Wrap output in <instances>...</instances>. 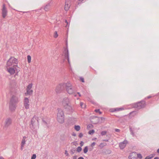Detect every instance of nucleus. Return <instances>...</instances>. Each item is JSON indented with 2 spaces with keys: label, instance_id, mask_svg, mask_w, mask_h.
<instances>
[{
  "label": "nucleus",
  "instance_id": "61",
  "mask_svg": "<svg viewBox=\"0 0 159 159\" xmlns=\"http://www.w3.org/2000/svg\"><path fill=\"white\" fill-rule=\"evenodd\" d=\"M101 119L102 120L103 119H104V118H103L102 117H101Z\"/></svg>",
  "mask_w": 159,
  "mask_h": 159
},
{
  "label": "nucleus",
  "instance_id": "28",
  "mask_svg": "<svg viewBox=\"0 0 159 159\" xmlns=\"http://www.w3.org/2000/svg\"><path fill=\"white\" fill-rule=\"evenodd\" d=\"M75 129L77 131H79L80 129V127L79 125H75Z\"/></svg>",
  "mask_w": 159,
  "mask_h": 159
},
{
  "label": "nucleus",
  "instance_id": "36",
  "mask_svg": "<svg viewBox=\"0 0 159 159\" xmlns=\"http://www.w3.org/2000/svg\"><path fill=\"white\" fill-rule=\"evenodd\" d=\"M137 158H139L141 159L142 158V155L140 154H137Z\"/></svg>",
  "mask_w": 159,
  "mask_h": 159
},
{
  "label": "nucleus",
  "instance_id": "56",
  "mask_svg": "<svg viewBox=\"0 0 159 159\" xmlns=\"http://www.w3.org/2000/svg\"><path fill=\"white\" fill-rule=\"evenodd\" d=\"M0 159H4V158L2 157H0Z\"/></svg>",
  "mask_w": 159,
  "mask_h": 159
},
{
  "label": "nucleus",
  "instance_id": "57",
  "mask_svg": "<svg viewBox=\"0 0 159 159\" xmlns=\"http://www.w3.org/2000/svg\"><path fill=\"white\" fill-rule=\"evenodd\" d=\"M97 139V138H94V139H92L93 140H95Z\"/></svg>",
  "mask_w": 159,
  "mask_h": 159
},
{
  "label": "nucleus",
  "instance_id": "25",
  "mask_svg": "<svg viewBox=\"0 0 159 159\" xmlns=\"http://www.w3.org/2000/svg\"><path fill=\"white\" fill-rule=\"evenodd\" d=\"M155 155L154 154H151L146 157L145 159H151Z\"/></svg>",
  "mask_w": 159,
  "mask_h": 159
},
{
  "label": "nucleus",
  "instance_id": "33",
  "mask_svg": "<svg viewBox=\"0 0 159 159\" xmlns=\"http://www.w3.org/2000/svg\"><path fill=\"white\" fill-rule=\"evenodd\" d=\"M80 106L82 108H85V105L82 102H80Z\"/></svg>",
  "mask_w": 159,
  "mask_h": 159
},
{
  "label": "nucleus",
  "instance_id": "13",
  "mask_svg": "<svg viewBox=\"0 0 159 159\" xmlns=\"http://www.w3.org/2000/svg\"><path fill=\"white\" fill-rule=\"evenodd\" d=\"M7 11L5 7V4L3 5L2 8V14L3 18H5L7 15Z\"/></svg>",
  "mask_w": 159,
  "mask_h": 159
},
{
  "label": "nucleus",
  "instance_id": "20",
  "mask_svg": "<svg viewBox=\"0 0 159 159\" xmlns=\"http://www.w3.org/2000/svg\"><path fill=\"white\" fill-rule=\"evenodd\" d=\"M57 121L60 123L64 122V116L60 117H57Z\"/></svg>",
  "mask_w": 159,
  "mask_h": 159
},
{
  "label": "nucleus",
  "instance_id": "45",
  "mask_svg": "<svg viewBox=\"0 0 159 159\" xmlns=\"http://www.w3.org/2000/svg\"><path fill=\"white\" fill-rule=\"evenodd\" d=\"M79 136L80 138H81L83 137V134L82 133H80L79 134Z\"/></svg>",
  "mask_w": 159,
  "mask_h": 159
},
{
  "label": "nucleus",
  "instance_id": "41",
  "mask_svg": "<svg viewBox=\"0 0 159 159\" xmlns=\"http://www.w3.org/2000/svg\"><path fill=\"white\" fill-rule=\"evenodd\" d=\"M75 152V150L74 149H71L70 150V152L71 154H73Z\"/></svg>",
  "mask_w": 159,
  "mask_h": 159
},
{
  "label": "nucleus",
  "instance_id": "4",
  "mask_svg": "<svg viewBox=\"0 0 159 159\" xmlns=\"http://www.w3.org/2000/svg\"><path fill=\"white\" fill-rule=\"evenodd\" d=\"M20 92L19 91L15 92L14 94L12 96L10 102L17 103L20 101Z\"/></svg>",
  "mask_w": 159,
  "mask_h": 159
},
{
  "label": "nucleus",
  "instance_id": "46",
  "mask_svg": "<svg viewBox=\"0 0 159 159\" xmlns=\"http://www.w3.org/2000/svg\"><path fill=\"white\" fill-rule=\"evenodd\" d=\"M96 144V143L95 142H94L93 143L91 144V146L92 147H93Z\"/></svg>",
  "mask_w": 159,
  "mask_h": 159
},
{
  "label": "nucleus",
  "instance_id": "12",
  "mask_svg": "<svg viewBox=\"0 0 159 159\" xmlns=\"http://www.w3.org/2000/svg\"><path fill=\"white\" fill-rule=\"evenodd\" d=\"M128 141L126 140H124L123 142H120L119 143V146L120 149H123L126 146Z\"/></svg>",
  "mask_w": 159,
  "mask_h": 159
},
{
  "label": "nucleus",
  "instance_id": "30",
  "mask_svg": "<svg viewBox=\"0 0 159 159\" xmlns=\"http://www.w3.org/2000/svg\"><path fill=\"white\" fill-rule=\"evenodd\" d=\"M82 150V148H81V147L79 146V147H78L77 148L76 151L78 152H80Z\"/></svg>",
  "mask_w": 159,
  "mask_h": 159
},
{
  "label": "nucleus",
  "instance_id": "53",
  "mask_svg": "<svg viewBox=\"0 0 159 159\" xmlns=\"http://www.w3.org/2000/svg\"><path fill=\"white\" fill-rule=\"evenodd\" d=\"M77 94H78L79 95V96L80 97L81 96V94H80V93L79 92H77Z\"/></svg>",
  "mask_w": 159,
  "mask_h": 159
},
{
  "label": "nucleus",
  "instance_id": "47",
  "mask_svg": "<svg viewBox=\"0 0 159 159\" xmlns=\"http://www.w3.org/2000/svg\"><path fill=\"white\" fill-rule=\"evenodd\" d=\"M115 131L117 132H119L120 131V130L119 129H115Z\"/></svg>",
  "mask_w": 159,
  "mask_h": 159
},
{
  "label": "nucleus",
  "instance_id": "16",
  "mask_svg": "<svg viewBox=\"0 0 159 159\" xmlns=\"http://www.w3.org/2000/svg\"><path fill=\"white\" fill-rule=\"evenodd\" d=\"M70 0H66L65 5V9L66 11L69 10L70 6Z\"/></svg>",
  "mask_w": 159,
  "mask_h": 159
},
{
  "label": "nucleus",
  "instance_id": "37",
  "mask_svg": "<svg viewBox=\"0 0 159 159\" xmlns=\"http://www.w3.org/2000/svg\"><path fill=\"white\" fill-rule=\"evenodd\" d=\"M107 132L106 131H102L101 133V135L102 136H103L106 134Z\"/></svg>",
  "mask_w": 159,
  "mask_h": 159
},
{
  "label": "nucleus",
  "instance_id": "23",
  "mask_svg": "<svg viewBox=\"0 0 159 159\" xmlns=\"http://www.w3.org/2000/svg\"><path fill=\"white\" fill-rule=\"evenodd\" d=\"M129 130L130 132V134L132 135L134 137L135 136V134L134 132V128L132 129V127H130Z\"/></svg>",
  "mask_w": 159,
  "mask_h": 159
},
{
  "label": "nucleus",
  "instance_id": "62",
  "mask_svg": "<svg viewBox=\"0 0 159 159\" xmlns=\"http://www.w3.org/2000/svg\"><path fill=\"white\" fill-rule=\"evenodd\" d=\"M17 66V65H14V66Z\"/></svg>",
  "mask_w": 159,
  "mask_h": 159
},
{
  "label": "nucleus",
  "instance_id": "34",
  "mask_svg": "<svg viewBox=\"0 0 159 159\" xmlns=\"http://www.w3.org/2000/svg\"><path fill=\"white\" fill-rule=\"evenodd\" d=\"M94 130L93 129H92V130H90L89 132V134L90 135H92V134H93L94 133Z\"/></svg>",
  "mask_w": 159,
  "mask_h": 159
},
{
  "label": "nucleus",
  "instance_id": "1",
  "mask_svg": "<svg viewBox=\"0 0 159 159\" xmlns=\"http://www.w3.org/2000/svg\"><path fill=\"white\" fill-rule=\"evenodd\" d=\"M30 127L33 131L36 132L37 130L39 127L38 118L36 116H34L31 119Z\"/></svg>",
  "mask_w": 159,
  "mask_h": 159
},
{
  "label": "nucleus",
  "instance_id": "52",
  "mask_svg": "<svg viewBox=\"0 0 159 159\" xmlns=\"http://www.w3.org/2000/svg\"><path fill=\"white\" fill-rule=\"evenodd\" d=\"M72 135L74 136H76V134L75 133H73Z\"/></svg>",
  "mask_w": 159,
  "mask_h": 159
},
{
  "label": "nucleus",
  "instance_id": "5",
  "mask_svg": "<svg viewBox=\"0 0 159 159\" xmlns=\"http://www.w3.org/2000/svg\"><path fill=\"white\" fill-rule=\"evenodd\" d=\"M146 105V103L145 101H142L137 103L132 104V107L138 109L144 107Z\"/></svg>",
  "mask_w": 159,
  "mask_h": 159
},
{
  "label": "nucleus",
  "instance_id": "50",
  "mask_svg": "<svg viewBox=\"0 0 159 159\" xmlns=\"http://www.w3.org/2000/svg\"><path fill=\"white\" fill-rule=\"evenodd\" d=\"M103 141H106V142H108V139H104L103 140Z\"/></svg>",
  "mask_w": 159,
  "mask_h": 159
},
{
  "label": "nucleus",
  "instance_id": "49",
  "mask_svg": "<svg viewBox=\"0 0 159 159\" xmlns=\"http://www.w3.org/2000/svg\"><path fill=\"white\" fill-rule=\"evenodd\" d=\"M78 159H84V158L82 157H79Z\"/></svg>",
  "mask_w": 159,
  "mask_h": 159
},
{
  "label": "nucleus",
  "instance_id": "40",
  "mask_svg": "<svg viewBox=\"0 0 159 159\" xmlns=\"http://www.w3.org/2000/svg\"><path fill=\"white\" fill-rule=\"evenodd\" d=\"M36 157V155L34 154L31 157V159H35Z\"/></svg>",
  "mask_w": 159,
  "mask_h": 159
},
{
  "label": "nucleus",
  "instance_id": "22",
  "mask_svg": "<svg viewBox=\"0 0 159 159\" xmlns=\"http://www.w3.org/2000/svg\"><path fill=\"white\" fill-rule=\"evenodd\" d=\"M33 93V90L31 89H26V92L25 93V96L27 95H31Z\"/></svg>",
  "mask_w": 159,
  "mask_h": 159
},
{
  "label": "nucleus",
  "instance_id": "26",
  "mask_svg": "<svg viewBox=\"0 0 159 159\" xmlns=\"http://www.w3.org/2000/svg\"><path fill=\"white\" fill-rule=\"evenodd\" d=\"M107 145L106 143H101L99 145V147L101 148H102L106 146Z\"/></svg>",
  "mask_w": 159,
  "mask_h": 159
},
{
  "label": "nucleus",
  "instance_id": "31",
  "mask_svg": "<svg viewBox=\"0 0 159 159\" xmlns=\"http://www.w3.org/2000/svg\"><path fill=\"white\" fill-rule=\"evenodd\" d=\"M136 111H133L131 112H130L129 113V115H132V116H134L136 114Z\"/></svg>",
  "mask_w": 159,
  "mask_h": 159
},
{
  "label": "nucleus",
  "instance_id": "7",
  "mask_svg": "<svg viewBox=\"0 0 159 159\" xmlns=\"http://www.w3.org/2000/svg\"><path fill=\"white\" fill-rule=\"evenodd\" d=\"M66 83H62L59 84L57 87L56 91L57 93L61 92L65 88Z\"/></svg>",
  "mask_w": 159,
  "mask_h": 159
},
{
  "label": "nucleus",
  "instance_id": "15",
  "mask_svg": "<svg viewBox=\"0 0 159 159\" xmlns=\"http://www.w3.org/2000/svg\"><path fill=\"white\" fill-rule=\"evenodd\" d=\"M137 153L135 152H133L130 153L129 157V159H137Z\"/></svg>",
  "mask_w": 159,
  "mask_h": 159
},
{
  "label": "nucleus",
  "instance_id": "39",
  "mask_svg": "<svg viewBox=\"0 0 159 159\" xmlns=\"http://www.w3.org/2000/svg\"><path fill=\"white\" fill-rule=\"evenodd\" d=\"M80 80L83 83L84 82V78L83 77H80Z\"/></svg>",
  "mask_w": 159,
  "mask_h": 159
},
{
  "label": "nucleus",
  "instance_id": "58",
  "mask_svg": "<svg viewBox=\"0 0 159 159\" xmlns=\"http://www.w3.org/2000/svg\"><path fill=\"white\" fill-rule=\"evenodd\" d=\"M157 152L158 153H159V148L157 150Z\"/></svg>",
  "mask_w": 159,
  "mask_h": 159
},
{
  "label": "nucleus",
  "instance_id": "8",
  "mask_svg": "<svg viewBox=\"0 0 159 159\" xmlns=\"http://www.w3.org/2000/svg\"><path fill=\"white\" fill-rule=\"evenodd\" d=\"M14 64H17V59L14 57H11L7 62V66H10Z\"/></svg>",
  "mask_w": 159,
  "mask_h": 159
},
{
  "label": "nucleus",
  "instance_id": "17",
  "mask_svg": "<svg viewBox=\"0 0 159 159\" xmlns=\"http://www.w3.org/2000/svg\"><path fill=\"white\" fill-rule=\"evenodd\" d=\"M52 5V2H50L48 3L47 5H46L43 8L45 10V11H48L49 10H50L51 7Z\"/></svg>",
  "mask_w": 159,
  "mask_h": 159
},
{
  "label": "nucleus",
  "instance_id": "19",
  "mask_svg": "<svg viewBox=\"0 0 159 159\" xmlns=\"http://www.w3.org/2000/svg\"><path fill=\"white\" fill-rule=\"evenodd\" d=\"M58 111L57 113V117H60L64 116L63 111L61 109H58Z\"/></svg>",
  "mask_w": 159,
  "mask_h": 159
},
{
  "label": "nucleus",
  "instance_id": "27",
  "mask_svg": "<svg viewBox=\"0 0 159 159\" xmlns=\"http://www.w3.org/2000/svg\"><path fill=\"white\" fill-rule=\"evenodd\" d=\"M88 147L87 146L85 147L83 150L84 152V153H86L88 152Z\"/></svg>",
  "mask_w": 159,
  "mask_h": 159
},
{
  "label": "nucleus",
  "instance_id": "24",
  "mask_svg": "<svg viewBox=\"0 0 159 159\" xmlns=\"http://www.w3.org/2000/svg\"><path fill=\"white\" fill-rule=\"evenodd\" d=\"M124 109V108L123 107H121L120 108H116V112L121 111L123 110Z\"/></svg>",
  "mask_w": 159,
  "mask_h": 159
},
{
  "label": "nucleus",
  "instance_id": "55",
  "mask_svg": "<svg viewBox=\"0 0 159 159\" xmlns=\"http://www.w3.org/2000/svg\"><path fill=\"white\" fill-rule=\"evenodd\" d=\"M154 159H159V157H156L154 158Z\"/></svg>",
  "mask_w": 159,
  "mask_h": 159
},
{
  "label": "nucleus",
  "instance_id": "48",
  "mask_svg": "<svg viewBox=\"0 0 159 159\" xmlns=\"http://www.w3.org/2000/svg\"><path fill=\"white\" fill-rule=\"evenodd\" d=\"M94 111L95 112H99V109H95Z\"/></svg>",
  "mask_w": 159,
  "mask_h": 159
},
{
  "label": "nucleus",
  "instance_id": "43",
  "mask_svg": "<svg viewBox=\"0 0 159 159\" xmlns=\"http://www.w3.org/2000/svg\"><path fill=\"white\" fill-rule=\"evenodd\" d=\"M65 22L67 24L66 27H69L70 24L68 23L67 20H65Z\"/></svg>",
  "mask_w": 159,
  "mask_h": 159
},
{
  "label": "nucleus",
  "instance_id": "14",
  "mask_svg": "<svg viewBox=\"0 0 159 159\" xmlns=\"http://www.w3.org/2000/svg\"><path fill=\"white\" fill-rule=\"evenodd\" d=\"M43 122V124L44 125L46 126L48 128H49L50 126V120L49 119L45 120V119H43L42 120Z\"/></svg>",
  "mask_w": 159,
  "mask_h": 159
},
{
  "label": "nucleus",
  "instance_id": "35",
  "mask_svg": "<svg viewBox=\"0 0 159 159\" xmlns=\"http://www.w3.org/2000/svg\"><path fill=\"white\" fill-rule=\"evenodd\" d=\"M58 36V34H57V31H55L54 32V37L55 38H57Z\"/></svg>",
  "mask_w": 159,
  "mask_h": 159
},
{
  "label": "nucleus",
  "instance_id": "18",
  "mask_svg": "<svg viewBox=\"0 0 159 159\" xmlns=\"http://www.w3.org/2000/svg\"><path fill=\"white\" fill-rule=\"evenodd\" d=\"M7 71L11 75L14 74L15 73V70L14 68L12 67H7Z\"/></svg>",
  "mask_w": 159,
  "mask_h": 159
},
{
  "label": "nucleus",
  "instance_id": "21",
  "mask_svg": "<svg viewBox=\"0 0 159 159\" xmlns=\"http://www.w3.org/2000/svg\"><path fill=\"white\" fill-rule=\"evenodd\" d=\"M26 137L25 136H24L23 137V139L22 141L21 142V149H23V147H24V145L25 144V141H26Z\"/></svg>",
  "mask_w": 159,
  "mask_h": 159
},
{
  "label": "nucleus",
  "instance_id": "11",
  "mask_svg": "<svg viewBox=\"0 0 159 159\" xmlns=\"http://www.w3.org/2000/svg\"><path fill=\"white\" fill-rule=\"evenodd\" d=\"M16 104L12 102H10L9 109L11 111H13L15 110L16 107Z\"/></svg>",
  "mask_w": 159,
  "mask_h": 159
},
{
  "label": "nucleus",
  "instance_id": "51",
  "mask_svg": "<svg viewBox=\"0 0 159 159\" xmlns=\"http://www.w3.org/2000/svg\"><path fill=\"white\" fill-rule=\"evenodd\" d=\"M92 126V125H89L87 126V128H89L90 127V126Z\"/></svg>",
  "mask_w": 159,
  "mask_h": 159
},
{
  "label": "nucleus",
  "instance_id": "42",
  "mask_svg": "<svg viewBox=\"0 0 159 159\" xmlns=\"http://www.w3.org/2000/svg\"><path fill=\"white\" fill-rule=\"evenodd\" d=\"M84 144V143L83 141H82L80 142V146L81 147H82L83 146Z\"/></svg>",
  "mask_w": 159,
  "mask_h": 159
},
{
  "label": "nucleus",
  "instance_id": "44",
  "mask_svg": "<svg viewBox=\"0 0 159 159\" xmlns=\"http://www.w3.org/2000/svg\"><path fill=\"white\" fill-rule=\"evenodd\" d=\"M65 154L66 156H68L69 155V154L68 153L67 151L66 150H65Z\"/></svg>",
  "mask_w": 159,
  "mask_h": 159
},
{
  "label": "nucleus",
  "instance_id": "3",
  "mask_svg": "<svg viewBox=\"0 0 159 159\" xmlns=\"http://www.w3.org/2000/svg\"><path fill=\"white\" fill-rule=\"evenodd\" d=\"M65 88L67 92L69 94H73L75 96H76L77 94L75 93L76 90L75 88L72 86L71 84L69 82L66 83Z\"/></svg>",
  "mask_w": 159,
  "mask_h": 159
},
{
  "label": "nucleus",
  "instance_id": "29",
  "mask_svg": "<svg viewBox=\"0 0 159 159\" xmlns=\"http://www.w3.org/2000/svg\"><path fill=\"white\" fill-rule=\"evenodd\" d=\"M27 61L29 63L31 62V57L30 55H28L27 57Z\"/></svg>",
  "mask_w": 159,
  "mask_h": 159
},
{
  "label": "nucleus",
  "instance_id": "6",
  "mask_svg": "<svg viewBox=\"0 0 159 159\" xmlns=\"http://www.w3.org/2000/svg\"><path fill=\"white\" fill-rule=\"evenodd\" d=\"M66 47L65 48L64 51V56L65 59H66L68 61L69 64L70 65V61L69 57V51L68 48L67 40V39L66 41Z\"/></svg>",
  "mask_w": 159,
  "mask_h": 159
},
{
  "label": "nucleus",
  "instance_id": "9",
  "mask_svg": "<svg viewBox=\"0 0 159 159\" xmlns=\"http://www.w3.org/2000/svg\"><path fill=\"white\" fill-rule=\"evenodd\" d=\"M24 106L26 109H28L29 108L30 104H29V99L25 97L24 98L23 101Z\"/></svg>",
  "mask_w": 159,
  "mask_h": 159
},
{
  "label": "nucleus",
  "instance_id": "38",
  "mask_svg": "<svg viewBox=\"0 0 159 159\" xmlns=\"http://www.w3.org/2000/svg\"><path fill=\"white\" fill-rule=\"evenodd\" d=\"M110 111L111 112H116V108H113L111 109L110 110Z\"/></svg>",
  "mask_w": 159,
  "mask_h": 159
},
{
  "label": "nucleus",
  "instance_id": "2",
  "mask_svg": "<svg viewBox=\"0 0 159 159\" xmlns=\"http://www.w3.org/2000/svg\"><path fill=\"white\" fill-rule=\"evenodd\" d=\"M62 105L66 111L70 112H72L74 109L70 104V101L68 98H65L63 99Z\"/></svg>",
  "mask_w": 159,
  "mask_h": 159
},
{
  "label": "nucleus",
  "instance_id": "60",
  "mask_svg": "<svg viewBox=\"0 0 159 159\" xmlns=\"http://www.w3.org/2000/svg\"><path fill=\"white\" fill-rule=\"evenodd\" d=\"M99 112L100 114H101L102 113V112L100 111H99Z\"/></svg>",
  "mask_w": 159,
  "mask_h": 159
},
{
  "label": "nucleus",
  "instance_id": "59",
  "mask_svg": "<svg viewBox=\"0 0 159 159\" xmlns=\"http://www.w3.org/2000/svg\"><path fill=\"white\" fill-rule=\"evenodd\" d=\"M151 97H151V96H148V97H147V98H151Z\"/></svg>",
  "mask_w": 159,
  "mask_h": 159
},
{
  "label": "nucleus",
  "instance_id": "54",
  "mask_svg": "<svg viewBox=\"0 0 159 159\" xmlns=\"http://www.w3.org/2000/svg\"><path fill=\"white\" fill-rule=\"evenodd\" d=\"M76 156H74L73 157V159H76Z\"/></svg>",
  "mask_w": 159,
  "mask_h": 159
},
{
  "label": "nucleus",
  "instance_id": "10",
  "mask_svg": "<svg viewBox=\"0 0 159 159\" xmlns=\"http://www.w3.org/2000/svg\"><path fill=\"white\" fill-rule=\"evenodd\" d=\"M12 123V120L10 118H7L5 121L4 127H8Z\"/></svg>",
  "mask_w": 159,
  "mask_h": 159
},
{
  "label": "nucleus",
  "instance_id": "32",
  "mask_svg": "<svg viewBox=\"0 0 159 159\" xmlns=\"http://www.w3.org/2000/svg\"><path fill=\"white\" fill-rule=\"evenodd\" d=\"M33 84L31 83L29 84L27 87V89H31Z\"/></svg>",
  "mask_w": 159,
  "mask_h": 159
}]
</instances>
